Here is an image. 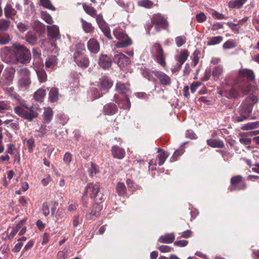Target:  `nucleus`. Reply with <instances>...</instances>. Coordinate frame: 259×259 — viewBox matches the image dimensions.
Instances as JSON below:
<instances>
[{"mask_svg": "<svg viewBox=\"0 0 259 259\" xmlns=\"http://www.w3.org/2000/svg\"><path fill=\"white\" fill-rule=\"evenodd\" d=\"M12 47L17 62L22 64H26L30 62L31 55L29 49L18 43L14 44Z\"/></svg>", "mask_w": 259, "mask_h": 259, "instance_id": "obj_1", "label": "nucleus"}, {"mask_svg": "<svg viewBox=\"0 0 259 259\" xmlns=\"http://www.w3.org/2000/svg\"><path fill=\"white\" fill-rule=\"evenodd\" d=\"M90 194V197L93 199L97 203H100L103 200V193L100 191V185L98 184H93L92 183L87 184L84 188L82 197Z\"/></svg>", "mask_w": 259, "mask_h": 259, "instance_id": "obj_2", "label": "nucleus"}, {"mask_svg": "<svg viewBox=\"0 0 259 259\" xmlns=\"http://www.w3.org/2000/svg\"><path fill=\"white\" fill-rule=\"evenodd\" d=\"M14 111L20 117L29 121H32L34 118L37 117L38 115L32 107H28L22 104L15 107Z\"/></svg>", "mask_w": 259, "mask_h": 259, "instance_id": "obj_3", "label": "nucleus"}, {"mask_svg": "<svg viewBox=\"0 0 259 259\" xmlns=\"http://www.w3.org/2000/svg\"><path fill=\"white\" fill-rule=\"evenodd\" d=\"M253 108V104L250 102H243L239 107V116L234 117V121L240 122L249 118Z\"/></svg>", "mask_w": 259, "mask_h": 259, "instance_id": "obj_4", "label": "nucleus"}, {"mask_svg": "<svg viewBox=\"0 0 259 259\" xmlns=\"http://www.w3.org/2000/svg\"><path fill=\"white\" fill-rule=\"evenodd\" d=\"M113 34L120 41L117 43L118 48H125L132 44V40L128 36L119 29L114 30Z\"/></svg>", "mask_w": 259, "mask_h": 259, "instance_id": "obj_5", "label": "nucleus"}, {"mask_svg": "<svg viewBox=\"0 0 259 259\" xmlns=\"http://www.w3.org/2000/svg\"><path fill=\"white\" fill-rule=\"evenodd\" d=\"M231 186L229 188L231 192L245 190L247 187L246 182L241 175L232 177L230 180Z\"/></svg>", "mask_w": 259, "mask_h": 259, "instance_id": "obj_6", "label": "nucleus"}, {"mask_svg": "<svg viewBox=\"0 0 259 259\" xmlns=\"http://www.w3.org/2000/svg\"><path fill=\"white\" fill-rule=\"evenodd\" d=\"M15 72V69L13 67L6 68L5 70L3 77L0 80L2 87L9 86L12 84Z\"/></svg>", "mask_w": 259, "mask_h": 259, "instance_id": "obj_7", "label": "nucleus"}, {"mask_svg": "<svg viewBox=\"0 0 259 259\" xmlns=\"http://www.w3.org/2000/svg\"><path fill=\"white\" fill-rule=\"evenodd\" d=\"M73 59L76 65L82 68H87L90 64V60L87 55L76 51L73 54Z\"/></svg>", "mask_w": 259, "mask_h": 259, "instance_id": "obj_8", "label": "nucleus"}, {"mask_svg": "<svg viewBox=\"0 0 259 259\" xmlns=\"http://www.w3.org/2000/svg\"><path fill=\"white\" fill-rule=\"evenodd\" d=\"M151 23L155 25L157 31L161 29H166L168 26L167 21L161 15H154L151 19Z\"/></svg>", "mask_w": 259, "mask_h": 259, "instance_id": "obj_9", "label": "nucleus"}, {"mask_svg": "<svg viewBox=\"0 0 259 259\" xmlns=\"http://www.w3.org/2000/svg\"><path fill=\"white\" fill-rule=\"evenodd\" d=\"M153 47L155 51L157 62L162 67L165 66V56L161 46L159 44L156 42L153 44Z\"/></svg>", "mask_w": 259, "mask_h": 259, "instance_id": "obj_10", "label": "nucleus"}, {"mask_svg": "<svg viewBox=\"0 0 259 259\" xmlns=\"http://www.w3.org/2000/svg\"><path fill=\"white\" fill-rule=\"evenodd\" d=\"M98 64L104 70H108L112 66V56L101 54L99 55Z\"/></svg>", "mask_w": 259, "mask_h": 259, "instance_id": "obj_11", "label": "nucleus"}, {"mask_svg": "<svg viewBox=\"0 0 259 259\" xmlns=\"http://www.w3.org/2000/svg\"><path fill=\"white\" fill-rule=\"evenodd\" d=\"M239 80L242 81H246L245 79L247 80V82L252 81L255 79V75L252 70L244 69L241 70L239 71Z\"/></svg>", "mask_w": 259, "mask_h": 259, "instance_id": "obj_12", "label": "nucleus"}, {"mask_svg": "<svg viewBox=\"0 0 259 259\" xmlns=\"http://www.w3.org/2000/svg\"><path fill=\"white\" fill-rule=\"evenodd\" d=\"M112 62L117 64L120 68L126 65L129 61L130 58L122 53H117L112 57Z\"/></svg>", "mask_w": 259, "mask_h": 259, "instance_id": "obj_13", "label": "nucleus"}, {"mask_svg": "<svg viewBox=\"0 0 259 259\" xmlns=\"http://www.w3.org/2000/svg\"><path fill=\"white\" fill-rule=\"evenodd\" d=\"M48 35L51 40L55 41L60 39L59 27L56 25L47 26Z\"/></svg>", "mask_w": 259, "mask_h": 259, "instance_id": "obj_14", "label": "nucleus"}, {"mask_svg": "<svg viewBox=\"0 0 259 259\" xmlns=\"http://www.w3.org/2000/svg\"><path fill=\"white\" fill-rule=\"evenodd\" d=\"M102 205L99 203L94 204L92 206L91 211L86 214V218L88 220H95L100 215V212L102 210Z\"/></svg>", "mask_w": 259, "mask_h": 259, "instance_id": "obj_15", "label": "nucleus"}, {"mask_svg": "<svg viewBox=\"0 0 259 259\" xmlns=\"http://www.w3.org/2000/svg\"><path fill=\"white\" fill-rule=\"evenodd\" d=\"M113 85V81L107 76H104L100 78L99 82V87L104 94L107 92Z\"/></svg>", "mask_w": 259, "mask_h": 259, "instance_id": "obj_16", "label": "nucleus"}, {"mask_svg": "<svg viewBox=\"0 0 259 259\" xmlns=\"http://www.w3.org/2000/svg\"><path fill=\"white\" fill-rule=\"evenodd\" d=\"M152 73L158 79L160 83L163 85H169L171 84L170 78L162 71H153Z\"/></svg>", "mask_w": 259, "mask_h": 259, "instance_id": "obj_17", "label": "nucleus"}, {"mask_svg": "<svg viewBox=\"0 0 259 259\" xmlns=\"http://www.w3.org/2000/svg\"><path fill=\"white\" fill-rule=\"evenodd\" d=\"M118 111V107L115 104L109 103L104 106L103 113L105 115L111 116L116 114Z\"/></svg>", "mask_w": 259, "mask_h": 259, "instance_id": "obj_18", "label": "nucleus"}, {"mask_svg": "<svg viewBox=\"0 0 259 259\" xmlns=\"http://www.w3.org/2000/svg\"><path fill=\"white\" fill-rule=\"evenodd\" d=\"M111 152L112 156L114 158L118 159H123L125 155L124 149L117 145H114L112 147Z\"/></svg>", "mask_w": 259, "mask_h": 259, "instance_id": "obj_19", "label": "nucleus"}, {"mask_svg": "<svg viewBox=\"0 0 259 259\" xmlns=\"http://www.w3.org/2000/svg\"><path fill=\"white\" fill-rule=\"evenodd\" d=\"M87 47L91 53L96 54L100 50L99 43L95 38H91L88 41Z\"/></svg>", "mask_w": 259, "mask_h": 259, "instance_id": "obj_20", "label": "nucleus"}, {"mask_svg": "<svg viewBox=\"0 0 259 259\" xmlns=\"http://www.w3.org/2000/svg\"><path fill=\"white\" fill-rule=\"evenodd\" d=\"M252 85L247 81H241L237 84L238 90L242 92L243 95L248 94L251 91Z\"/></svg>", "mask_w": 259, "mask_h": 259, "instance_id": "obj_21", "label": "nucleus"}, {"mask_svg": "<svg viewBox=\"0 0 259 259\" xmlns=\"http://www.w3.org/2000/svg\"><path fill=\"white\" fill-rule=\"evenodd\" d=\"M207 145L213 148H223L225 144L222 140L216 139H209L206 141Z\"/></svg>", "mask_w": 259, "mask_h": 259, "instance_id": "obj_22", "label": "nucleus"}, {"mask_svg": "<svg viewBox=\"0 0 259 259\" xmlns=\"http://www.w3.org/2000/svg\"><path fill=\"white\" fill-rule=\"evenodd\" d=\"M224 96L228 99H235L240 97L239 93L234 87L231 88L229 90L224 91Z\"/></svg>", "mask_w": 259, "mask_h": 259, "instance_id": "obj_23", "label": "nucleus"}, {"mask_svg": "<svg viewBox=\"0 0 259 259\" xmlns=\"http://www.w3.org/2000/svg\"><path fill=\"white\" fill-rule=\"evenodd\" d=\"M175 238V236L173 233L166 234L160 236L158 239V241L162 243L169 244L174 242Z\"/></svg>", "mask_w": 259, "mask_h": 259, "instance_id": "obj_24", "label": "nucleus"}, {"mask_svg": "<svg viewBox=\"0 0 259 259\" xmlns=\"http://www.w3.org/2000/svg\"><path fill=\"white\" fill-rule=\"evenodd\" d=\"M58 90L55 88H51L49 95V99L50 102H55L58 100Z\"/></svg>", "mask_w": 259, "mask_h": 259, "instance_id": "obj_25", "label": "nucleus"}, {"mask_svg": "<svg viewBox=\"0 0 259 259\" xmlns=\"http://www.w3.org/2000/svg\"><path fill=\"white\" fill-rule=\"evenodd\" d=\"M46 95V90L43 89H39L34 94V98L37 101L42 102Z\"/></svg>", "mask_w": 259, "mask_h": 259, "instance_id": "obj_26", "label": "nucleus"}, {"mask_svg": "<svg viewBox=\"0 0 259 259\" xmlns=\"http://www.w3.org/2000/svg\"><path fill=\"white\" fill-rule=\"evenodd\" d=\"M116 90L121 94H126L130 91L129 88L124 83L121 82L116 83Z\"/></svg>", "mask_w": 259, "mask_h": 259, "instance_id": "obj_27", "label": "nucleus"}, {"mask_svg": "<svg viewBox=\"0 0 259 259\" xmlns=\"http://www.w3.org/2000/svg\"><path fill=\"white\" fill-rule=\"evenodd\" d=\"M82 7L85 13L91 17L95 18L97 15V11L94 7L89 6L85 4H83Z\"/></svg>", "mask_w": 259, "mask_h": 259, "instance_id": "obj_28", "label": "nucleus"}, {"mask_svg": "<svg viewBox=\"0 0 259 259\" xmlns=\"http://www.w3.org/2000/svg\"><path fill=\"white\" fill-rule=\"evenodd\" d=\"M25 38L26 41L31 46H33L36 44L37 41V38L36 36V35L30 32H28L27 33V34L25 35Z\"/></svg>", "mask_w": 259, "mask_h": 259, "instance_id": "obj_29", "label": "nucleus"}, {"mask_svg": "<svg viewBox=\"0 0 259 259\" xmlns=\"http://www.w3.org/2000/svg\"><path fill=\"white\" fill-rule=\"evenodd\" d=\"M80 21L82 23V27L86 33H91L93 32L94 27L92 26L91 23L88 22L82 18L80 19Z\"/></svg>", "mask_w": 259, "mask_h": 259, "instance_id": "obj_30", "label": "nucleus"}, {"mask_svg": "<svg viewBox=\"0 0 259 259\" xmlns=\"http://www.w3.org/2000/svg\"><path fill=\"white\" fill-rule=\"evenodd\" d=\"M126 187L124 183L118 182L116 186V191L119 196L123 195L126 192Z\"/></svg>", "mask_w": 259, "mask_h": 259, "instance_id": "obj_31", "label": "nucleus"}, {"mask_svg": "<svg viewBox=\"0 0 259 259\" xmlns=\"http://www.w3.org/2000/svg\"><path fill=\"white\" fill-rule=\"evenodd\" d=\"M43 116L45 122L47 123H49L51 121L53 116L52 110L51 108L46 110L44 112Z\"/></svg>", "mask_w": 259, "mask_h": 259, "instance_id": "obj_32", "label": "nucleus"}, {"mask_svg": "<svg viewBox=\"0 0 259 259\" xmlns=\"http://www.w3.org/2000/svg\"><path fill=\"white\" fill-rule=\"evenodd\" d=\"M57 64V59L55 56H52L46 61L45 65L47 68H52Z\"/></svg>", "mask_w": 259, "mask_h": 259, "instance_id": "obj_33", "label": "nucleus"}, {"mask_svg": "<svg viewBox=\"0 0 259 259\" xmlns=\"http://www.w3.org/2000/svg\"><path fill=\"white\" fill-rule=\"evenodd\" d=\"M189 53L188 50H184L181 52L177 61L179 63H181V64H184L187 59Z\"/></svg>", "mask_w": 259, "mask_h": 259, "instance_id": "obj_34", "label": "nucleus"}, {"mask_svg": "<svg viewBox=\"0 0 259 259\" xmlns=\"http://www.w3.org/2000/svg\"><path fill=\"white\" fill-rule=\"evenodd\" d=\"M90 176L93 177L94 175L99 173L100 170L98 166L93 162H91V167L89 169Z\"/></svg>", "mask_w": 259, "mask_h": 259, "instance_id": "obj_35", "label": "nucleus"}, {"mask_svg": "<svg viewBox=\"0 0 259 259\" xmlns=\"http://www.w3.org/2000/svg\"><path fill=\"white\" fill-rule=\"evenodd\" d=\"M36 73L40 82H43L47 80V74L44 69H38L36 71Z\"/></svg>", "mask_w": 259, "mask_h": 259, "instance_id": "obj_36", "label": "nucleus"}, {"mask_svg": "<svg viewBox=\"0 0 259 259\" xmlns=\"http://www.w3.org/2000/svg\"><path fill=\"white\" fill-rule=\"evenodd\" d=\"M95 17L97 23L100 28H102V27H105L108 25L107 23L103 19L102 14L97 15Z\"/></svg>", "mask_w": 259, "mask_h": 259, "instance_id": "obj_37", "label": "nucleus"}, {"mask_svg": "<svg viewBox=\"0 0 259 259\" xmlns=\"http://www.w3.org/2000/svg\"><path fill=\"white\" fill-rule=\"evenodd\" d=\"M10 22L3 19H0V31H7L10 26Z\"/></svg>", "mask_w": 259, "mask_h": 259, "instance_id": "obj_38", "label": "nucleus"}, {"mask_svg": "<svg viewBox=\"0 0 259 259\" xmlns=\"http://www.w3.org/2000/svg\"><path fill=\"white\" fill-rule=\"evenodd\" d=\"M223 40V37L221 36H213L210 38L207 42V45H215L220 43Z\"/></svg>", "mask_w": 259, "mask_h": 259, "instance_id": "obj_39", "label": "nucleus"}, {"mask_svg": "<svg viewBox=\"0 0 259 259\" xmlns=\"http://www.w3.org/2000/svg\"><path fill=\"white\" fill-rule=\"evenodd\" d=\"M242 6V3L240 0H232L228 3V6L230 8L239 9Z\"/></svg>", "mask_w": 259, "mask_h": 259, "instance_id": "obj_40", "label": "nucleus"}, {"mask_svg": "<svg viewBox=\"0 0 259 259\" xmlns=\"http://www.w3.org/2000/svg\"><path fill=\"white\" fill-rule=\"evenodd\" d=\"M31 83L30 77H21L18 81V84L21 87H27Z\"/></svg>", "mask_w": 259, "mask_h": 259, "instance_id": "obj_41", "label": "nucleus"}, {"mask_svg": "<svg viewBox=\"0 0 259 259\" xmlns=\"http://www.w3.org/2000/svg\"><path fill=\"white\" fill-rule=\"evenodd\" d=\"M142 74L143 76L150 81L156 82V79L153 77L152 74L151 73L150 71L147 69H144L142 71Z\"/></svg>", "mask_w": 259, "mask_h": 259, "instance_id": "obj_42", "label": "nucleus"}, {"mask_svg": "<svg viewBox=\"0 0 259 259\" xmlns=\"http://www.w3.org/2000/svg\"><path fill=\"white\" fill-rule=\"evenodd\" d=\"M259 127V121H256L254 122H249L244 125L243 127L241 128L243 130H252L253 128H257Z\"/></svg>", "mask_w": 259, "mask_h": 259, "instance_id": "obj_43", "label": "nucleus"}, {"mask_svg": "<svg viewBox=\"0 0 259 259\" xmlns=\"http://www.w3.org/2000/svg\"><path fill=\"white\" fill-rule=\"evenodd\" d=\"M209 13H211L213 17L218 20L226 19L227 18V17L225 16V15L221 14L212 9L210 10Z\"/></svg>", "mask_w": 259, "mask_h": 259, "instance_id": "obj_44", "label": "nucleus"}, {"mask_svg": "<svg viewBox=\"0 0 259 259\" xmlns=\"http://www.w3.org/2000/svg\"><path fill=\"white\" fill-rule=\"evenodd\" d=\"M41 15L43 19L48 24H51L53 20L51 16L47 11H42Z\"/></svg>", "mask_w": 259, "mask_h": 259, "instance_id": "obj_45", "label": "nucleus"}, {"mask_svg": "<svg viewBox=\"0 0 259 259\" xmlns=\"http://www.w3.org/2000/svg\"><path fill=\"white\" fill-rule=\"evenodd\" d=\"M167 157H168V154L165 151H163L162 153L159 154L157 156L158 164L159 166L162 165L164 163V161H165V160Z\"/></svg>", "mask_w": 259, "mask_h": 259, "instance_id": "obj_46", "label": "nucleus"}, {"mask_svg": "<svg viewBox=\"0 0 259 259\" xmlns=\"http://www.w3.org/2000/svg\"><path fill=\"white\" fill-rule=\"evenodd\" d=\"M40 3L42 7L53 11L56 10L55 8L52 4L50 0H40Z\"/></svg>", "mask_w": 259, "mask_h": 259, "instance_id": "obj_47", "label": "nucleus"}, {"mask_svg": "<svg viewBox=\"0 0 259 259\" xmlns=\"http://www.w3.org/2000/svg\"><path fill=\"white\" fill-rule=\"evenodd\" d=\"M138 5L146 8H150L153 6V3L150 0H141L138 2Z\"/></svg>", "mask_w": 259, "mask_h": 259, "instance_id": "obj_48", "label": "nucleus"}, {"mask_svg": "<svg viewBox=\"0 0 259 259\" xmlns=\"http://www.w3.org/2000/svg\"><path fill=\"white\" fill-rule=\"evenodd\" d=\"M10 40V35L7 33H0V45H6Z\"/></svg>", "mask_w": 259, "mask_h": 259, "instance_id": "obj_49", "label": "nucleus"}, {"mask_svg": "<svg viewBox=\"0 0 259 259\" xmlns=\"http://www.w3.org/2000/svg\"><path fill=\"white\" fill-rule=\"evenodd\" d=\"M5 14L6 17L11 18V15H14L15 10L10 5H7L5 8Z\"/></svg>", "mask_w": 259, "mask_h": 259, "instance_id": "obj_50", "label": "nucleus"}, {"mask_svg": "<svg viewBox=\"0 0 259 259\" xmlns=\"http://www.w3.org/2000/svg\"><path fill=\"white\" fill-rule=\"evenodd\" d=\"M83 221L82 218H80L79 214L74 216L73 219V226L74 228L82 224Z\"/></svg>", "mask_w": 259, "mask_h": 259, "instance_id": "obj_51", "label": "nucleus"}, {"mask_svg": "<svg viewBox=\"0 0 259 259\" xmlns=\"http://www.w3.org/2000/svg\"><path fill=\"white\" fill-rule=\"evenodd\" d=\"M104 34L107 38L109 39H111L112 38V35L110 33V29L108 25L105 27H102V28H100Z\"/></svg>", "mask_w": 259, "mask_h": 259, "instance_id": "obj_52", "label": "nucleus"}, {"mask_svg": "<svg viewBox=\"0 0 259 259\" xmlns=\"http://www.w3.org/2000/svg\"><path fill=\"white\" fill-rule=\"evenodd\" d=\"M176 44L178 47H181L183 45L185 44L186 38L184 36H179L175 38Z\"/></svg>", "mask_w": 259, "mask_h": 259, "instance_id": "obj_53", "label": "nucleus"}, {"mask_svg": "<svg viewBox=\"0 0 259 259\" xmlns=\"http://www.w3.org/2000/svg\"><path fill=\"white\" fill-rule=\"evenodd\" d=\"M223 72V68L220 66H216L212 72V75L214 77H219Z\"/></svg>", "mask_w": 259, "mask_h": 259, "instance_id": "obj_54", "label": "nucleus"}, {"mask_svg": "<svg viewBox=\"0 0 259 259\" xmlns=\"http://www.w3.org/2000/svg\"><path fill=\"white\" fill-rule=\"evenodd\" d=\"M18 73L21 77H30V75L29 70L26 68L20 69L18 71Z\"/></svg>", "mask_w": 259, "mask_h": 259, "instance_id": "obj_55", "label": "nucleus"}, {"mask_svg": "<svg viewBox=\"0 0 259 259\" xmlns=\"http://www.w3.org/2000/svg\"><path fill=\"white\" fill-rule=\"evenodd\" d=\"M236 47V44L233 40H229L226 41L223 45L224 49H229L234 48Z\"/></svg>", "mask_w": 259, "mask_h": 259, "instance_id": "obj_56", "label": "nucleus"}, {"mask_svg": "<svg viewBox=\"0 0 259 259\" xmlns=\"http://www.w3.org/2000/svg\"><path fill=\"white\" fill-rule=\"evenodd\" d=\"M185 151L184 148H181L180 149L177 150L174 152L173 155L171 157V159L173 161H176L179 156L182 155Z\"/></svg>", "mask_w": 259, "mask_h": 259, "instance_id": "obj_57", "label": "nucleus"}, {"mask_svg": "<svg viewBox=\"0 0 259 259\" xmlns=\"http://www.w3.org/2000/svg\"><path fill=\"white\" fill-rule=\"evenodd\" d=\"M72 160V154L69 152H66L63 158V160L64 162L67 165H69Z\"/></svg>", "mask_w": 259, "mask_h": 259, "instance_id": "obj_58", "label": "nucleus"}, {"mask_svg": "<svg viewBox=\"0 0 259 259\" xmlns=\"http://www.w3.org/2000/svg\"><path fill=\"white\" fill-rule=\"evenodd\" d=\"M211 74L212 73L211 69L210 68H207L205 70L204 76L201 78V80L204 81L209 80Z\"/></svg>", "mask_w": 259, "mask_h": 259, "instance_id": "obj_59", "label": "nucleus"}, {"mask_svg": "<svg viewBox=\"0 0 259 259\" xmlns=\"http://www.w3.org/2000/svg\"><path fill=\"white\" fill-rule=\"evenodd\" d=\"M197 21L199 23H202L206 19V17L204 13L201 12L196 16Z\"/></svg>", "mask_w": 259, "mask_h": 259, "instance_id": "obj_60", "label": "nucleus"}, {"mask_svg": "<svg viewBox=\"0 0 259 259\" xmlns=\"http://www.w3.org/2000/svg\"><path fill=\"white\" fill-rule=\"evenodd\" d=\"M188 244V241L185 240H182L179 241H177L174 242V245L175 246H179V247H185L187 246Z\"/></svg>", "mask_w": 259, "mask_h": 259, "instance_id": "obj_61", "label": "nucleus"}, {"mask_svg": "<svg viewBox=\"0 0 259 259\" xmlns=\"http://www.w3.org/2000/svg\"><path fill=\"white\" fill-rule=\"evenodd\" d=\"M42 210L43 211V213L45 216H48L49 214V206L46 202L43 204Z\"/></svg>", "mask_w": 259, "mask_h": 259, "instance_id": "obj_62", "label": "nucleus"}, {"mask_svg": "<svg viewBox=\"0 0 259 259\" xmlns=\"http://www.w3.org/2000/svg\"><path fill=\"white\" fill-rule=\"evenodd\" d=\"M158 249L162 252H168L171 251V248L167 245H161Z\"/></svg>", "mask_w": 259, "mask_h": 259, "instance_id": "obj_63", "label": "nucleus"}, {"mask_svg": "<svg viewBox=\"0 0 259 259\" xmlns=\"http://www.w3.org/2000/svg\"><path fill=\"white\" fill-rule=\"evenodd\" d=\"M52 206L51 207V215L54 216L55 214L56 210L57 209V207L58 205V202L56 201H54L52 202Z\"/></svg>", "mask_w": 259, "mask_h": 259, "instance_id": "obj_64", "label": "nucleus"}]
</instances>
